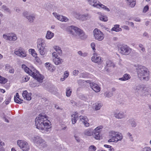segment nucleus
Segmentation results:
<instances>
[{"instance_id":"obj_61","label":"nucleus","mask_w":151,"mask_h":151,"mask_svg":"<svg viewBox=\"0 0 151 151\" xmlns=\"http://www.w3.org/2000/svg\"><path fill=\"white\" fill-rule=\"evenodd\" d=\"M35 52L34 50H32L31 52L32 55L33 56H35V55H36L37 54L36 53H35L34 52Z\"/></svg>"},{"instance_id":"obj_44","label":"nucleus","mask_w":151,"mask_h":151,"mask_svg":"<svg viewBox=\"0 0 151 151\" xmlns=\"http://www.w3.org/2000/svg\"><path fill=\"white\" fill-rule=\"evenodd\" d=\"M45 49V47H43V48H42V50H38L39 52L41 55H44L45 54L44 51V49Z\"/></svg>"},{"instance_id":"obj_22","label":"nucleus","mask_w":151,"mask_h":151,"mask_svg":"<svg viewBox=\"0 0 151 151\" xmlns=\"http://www.w3.org/2000/svg\"><path fill=\"white\" fill-rule=\"evenodd\" d=\"M89 4L94 7H96L98 4H99V1L96 0H88Z\"/></svg>"},{"instance_id":"obj_57","label":"nucleus","mask_w":151,"mask_h":151,"mask_svg":"<svg viewBox=\"0 0 151 151\" xmlns=\"http://www.w3.org/2000/svg\"><path fill=\"white\" fill-rule=\"evenodd\" d=\"M80 15V14H78L77 13L75 12L73 13L74 16L77 19H78V15Z\"/></svg>"},{"instance_id":"obj_17","label":"nucleus","mask_w":151,"mask_h":151,"mask_svg":"<svg viewBox=\"0 0 151 151\" xmlns=\"http://www.w3.org/2000/svg\"><path fill=\"white\" fill-rule=\"evenodd\" d=\"M142 89L143 91H146L148 92V89L146 88L143 87L142 85H138L137 86L134 88V90L135 92H138L139 90Z\"/></svg>"},{"instance_id":"obj_48","label":"nucleus","mask_w":151,"mask_h":151,"mask_svg":"<svg viewBox=\"0 0 151 151\" xmlns=\"http://www.w3.org/2000/svg\"><path fill=\"white\" fill-rule=\"evenodd\" d=\"M23 16L27 18L29 15L27 11H24L22 13Z\"/></svg>"},{"instance_id":"obj_42","label":"nucleus","mask_w":151,"mask_h":151,"mask_svg":"<svg viewBox=\"0 0 151 151\" xmlns=\"http://www.w3.org/2000/svg\"><path fill=\"white\" fill-rule=\"evenodd\" d=\"M105 6L104 5L101 4L100 2L99 1V4H98V5H97L96 7L97 8H101L104 9L105 7Z\"/></svg>"},{"instance_id":"obj_60","label":"nucleus","mask_w":151,"mask_h":151,"mask_svg":"<svg viewBox=\"0 0 151 151\" xmlns=\"http://www.w3.org/2000/svg\"><path fill=\"white\" fill-rule=\"evenodd\" d=\"M82 81H83V83L85 82L87 83H89L90 84V85L92 83H93V82H91L90 80H87L85 81L83 80Z\"/></svg>"},{"instance_id":"obj_41","label":"nucleus","mask_w":151,"mask_h":151,"mask_svg":"<svg viewBox=\"0 0 151 151\" xmlns=\"http://www.w3.org/2000/svg\"><path fill=\"white\" fill-rule=\"evenodd\" d=\"M4 145V142H2L0 140V151H4V148L3 146Z\"/></svg>"},{"instance_id":"obj_15","label":"nucleus","mask_w":151,"mask_h":151,"mask_svg":"<svg viewBox=\"0 0 151 151\" xmlns=\"http://www.w3.org/2000/svg\"><path fill=\"white\" fill-rule=\"evenodd\" d=\"M90 86L91 88L96 92H98L100 91V88L98 85L95 83H93L91 84Z\"/></svg>"},{"instance_id":"obj_11","label":"nucleus","mask_w":151,"mask_h":151,"mask_svg":"<svg viewBox=\"0 0 151 151\" xmlns=\"http://www.w3.org/2000/svg\"><path fill=\"white\" fill-rule=\"evenodd\" d=\"M113 115L114 116L118 119H122L125 117V115L123 112H119V113L116 111H114L113 113Z\"/></svg>"},{"instance_id":"obj_63","label":"nucleus","mask_w":151,"mask_h":151,"mask_svg":"<svg viewBox=\"0 0 151 151\" xmlns=\"http://www.w3.org/2000/svg\"><path fill=\"white\" fill-rule=\"evenodd\" d=\"M116 141V140L114 139H113L111 137V139L108 140V142H114Z\"/></svg>"},{"instance_id":"obj_1","label":"nucleus","mask_w":151,"mask_h":151,"mask_svg":"<svg viewBox=\"0 0 151 151\" xmlns=\"http://www.w3.org/2000/svg\"><path fill=\"white\" fill-rule=\"evenodd\" d=\"M35 124L37 129L47 131L50 128V122L47 119L46 115L40 114L35 120Z\"/></svg>"},{"instance_id":"obj_21","label":"nucleus","mask_w":151,"mask_h":151,"mask_svg":"<svg viewBox=\"0 0 151 151\" xmlns=\"http://www.w3.org/2000/svg\"><path fill=\"white\" fill-rule=\"evenodd\" d=\"M119 24H115L114 26L111 30L112 31H114L116 32L122 31V29L119 27Z\"/></svg>"},{"instance_id":"obj_34","label":"nucleus","mask_w":151,"mask_h":151,"mask_svg":"<svg viewBox=\"0 0 151 151\" xmlns=\"http://www.w3.org/2000/svg\"><path fill=\"white\" fill-rule=\"evenodd\" d=\"M99 18L100 20L104 22H107L108 20L107 17L106 16L101 15L99 16Z\"/></svg>"},{"instance_id":"obj_50","label":"nucleus","mask_w":151,"mask_h":151,"mask_svg":"<svg viewBox=\"0 0 151 151\" xmlns=\"http://www.w3.org/2000/svg\"><path fill=\"white\" fill-rule=\"evenodd\" d=\"M9 33L7 34L6 35L4 34L3 37L4 39L7 40H9Z\"/></svg>"},{"instance_id":"obj_26","label":"nucleus","mask_w":151,"mask_h":151,"mask_svg":"<svg viewBox=\"0 0 151 151\" xmlns=\"http://www.w3.org/2000/svg\"><path fill=\"white\" fill-rule=\"evenodd\" d=\"M100 131L95 132H93L92 135L94 138L96 139H100Z\"/></svg>"},{"instance_id":"obj_33","label":"nucleus","mask_w":151,"mask_h":151,"mask_svg":"<svg viewBox=\"0 0 151 151\" xmlns=\"http://www.w3.org/2000/svg\"><path fill=\"white\" fill-rule=\"evenodd\" d=\"M72 93V90L69 87H68L66 89V95L67 97H70Z\"/></svg>"},{"instance_id":"obj_49","label":"nucleus","mask_w":151,"mask_h":151,"mask_svg":"<svg viewBox=\"0 0 151 151\" xmlns=\"http://www.w3.org/2000/svg\"><path fill=\"white\" fill-rule=\"evenodd\" d=\"M139 47L141 48V50L143 51L144 52L145 50V48L143 45L142 44H139Z\"/></svg>"},{"instance_id":"obj_18","label":"nucleus","mask_w":151,"mask_h":151,"mask_svg":"<svg viewBox=\"0 0 151 151\" xmlns=\"http://www.w3.org/2000/svg\"><path fill=\"white\" fill-rule=\"evenodd\" d=\"M127 5L131 7H134L136 4V1L135 0H125Z\"/></svg>"},{"instance_id":"obj_52","label":"nucleus","mask_w":151,"mask_h":151,"mask_svg":"<svg viewBox=\"0 0 151 151\" xmlns=\"http://www.w3.org/2000/svg\"><path fill=\"white\" fill-rule=\"evenodd\" d=\"M148 9H149L148 6L146 5L144 7L143 12L144 13H145L148 10Z\"/></svg>"},{"instance_id":"obj_43","label":"nucleus","mask_w":151,"mask_h":151,"mask_svg":"<svg viewBox=\"0 0 151 151\" xmlns=\"http://www.w3.org/2000/svg\"><path fill=\"white\" fill-rule=\"evenodd\" d=\"M96 150V147L94 145H91L89 148V151H95Z\"/></svg>"},{"instance_id":"obj_7","label":"nucleus","mask_w":151,"mask_h":151,"mask_svg":"<svg viewBox=\"0 0 151 151\" xmlns=\"http://www.w3.org/2000/svg\"><path fill=\"white\" fill-rule=\"evenodd\" d=\"M119 50L123 55H128L131 52V49L127 45H123L119 47Z\"/></svg>"},{"instance_id":"obj_27","label":"nucleus","mask_w":151,"mask_h":151,"mask_svg":"<svg viewBox=\"0 0 151 151\" xmlns=\"http://www.w3.org/2000/svg\"><path fill=\"white\" fill-rule=\"evenodd\" d=\"M130 78V76L129 75L127 74H124L122 77L119 78V79L122 81H125L128 80Z\"/></svg>"},{"instance_id":"obj_55","label":"nucleus","mask_w":151,"mask_h":151,"mask_svg":"<svg viewBox=\"0 0 151 151\" xmlns=\"http://www.w3.org/2000/svg\"><path fill=\"white\" fill-rule=\"evenodd\" d=\"M78 70H75L73 71V74L74 76H76L78 75Z\"/></svg>"},{"instance_id":"obj_13","label":"nucleus","mask_w":151,"mask_h":151,"mask_svg":"<svg viewBox=\"0 0 151 151\" xmlns=\"http://www.w3.org/2000/svg\"><path fill=\"white\" fill-rule=\"evenodd\" d=\"M53 14L59 20L62 22H66L68 21V19L66 17L63 16L57 15V13H53Z\"/></svg>"},{"instance_id":"obj_46","label":"nucleus","mask_w":151,"mask_h":151,"mask_svg":"<svg viewBox=\"0 0 151 151\" xmlns=\"http://www.w3.org/2000/svg\"><path fill=\"white\" fill-rule=\"evenodd\" d=\"M143 151H151V148L149 147H145L142 149Z\"/></svg>"},{"instance_id":"obj_19","label":"nucleus","mask_w":151,"mask_h":151,"mask_svg":"<svg viewBox=\"0 0 151 151\" xmlns=\"http://www.w3.org/2000/svg\"><path fill=\"white\" fill-rule=\"evenodd\" d=\"M17 39L16 35L14 33H9V40L10 41H15Z\"/></svg>"},{"instance_id":"obj_64","label":"nucleus","mask_w":151,"mask_h":151,"mask_svg":"<svg viewBox=\"0 0 151 151\" xmlns=\"http://www.w3.org/2000/svg\"><path fill=\"white\" fill-rule=\"evenodd\" d=\"M11 68V66L9 64H6L5 66V68L6 69H9Z\"/></svg>"},{"instance_id":"obj_32","label":"nucleus","mask_w":151,"mask_h":151,"mask_svg":"<svg viewBox=\"0 0 151 151\" xmlns=\"http://www.w3.org/2000/svg\"><path fill=\"white\" fill-rule=\"evenodd\" d=\"M1 8L5 12L11 13V11L10 9L7 7L6 5H4L2 6Z\"/></svg>"},{"instance_id":"obj_35","label":"nucleus","mask_w":151,"mask_h":151,"mask_svg":"<svg viewBox=\"0 0 151 151\" xmlns=\"http://www.w3.org/2000/svg\"><path fill=\"white\" fill-rule=\"evenodd\" d=\"M104 96L106 97L109 98L113 96V93H112V92L107 91L104 93Z\"/></svg>"},{"instance_id":"obj_38","label":"nucleus","mask_w":151,"mask_h":151,"mask_svg":"<svg viewBox=\"0 0 151 151\" xmlns=\"http://www.w3.org/2000/svg\"><path fill=\"white\" fill-rule=\"evenodd\" d=\"M55 49L56 52H58L59 55H61L62 54V51L60 48L58 46H56Z\"/></svg>"},{"instance_id":"obj_47","label":"nucleus","mask_w":151,"mask_h":151,"mask_svg":"<svg viewBox=\"0 0 151 151\" xmlns=\"http://www.w3.org/2000/svg\"><path fill=\"white\" fill-rule=\"evenodd\" d=\"M127 135L129 137V139L131 141L133 142L134 141L133 137L132 136V134H131L130 133L128 132L127 133Z\"/></svg>"},{"instance_id":"obj_24","label":"nucleus","mask_w":151,"mask_h":151,"mask_svg":"<svg viewBox=\"0 0 151 151\" xmlns=\"http://www.w3.org/2000/svg\"><path fill=\"white\" fill-rule=\"evenodd\" d=\"M102 104L101 103L98 102L96 103L93 106V108L96 111L100 110Z\"/></svg>"},{"instance_id":"obj_53","label":"nucleus","mask_w":151,"mask_h":151,"mask_svg":"<svg viewBox=\"0 0 151 151\" xmlns=\"http://www.w3.org/2000/svg\"><path fill=\"white\" fill-rule=\"evenodd\" d=\"M29 79V77L27 76H25L24 78L23 79V81L24 82H27L28 81Z\"/></svg>"},{"instance_id":"obj_2","label":"nucleus","mask_w":151,"mask_h":151,"mask_svg":"<svg viewBox=\"0 0 151 151\" xmlns=\"http://www.w3.org/2000/svg\"><path fill=\"white\" fill-rule=\"evenodd\" d=\"M22 68L24 69L25 72L37 80L38 82L40 83L42 82L44 79L43 76L39 73V72L34 68L30 70L24 64L22 65Z\"/></svg>"},{"instance_id":"obj_29","label":"nucleus","mask_w":151,"mask_h":151,"mask_svg":"<svg viewBox=\"0 0 151 151\" xmlns=\"http://www.w3.org/2000/svg\"><path fill=\"white\" fill-rule=\"evenodd\" d=\"M62 59L59 58H55L53 59V60L54 63L56 65L60 64L61 63Z\"/></svg>"},{"instance_id":"obj_37","label":"nucleus","mask_w":151,"mask_h":151,"mask_svg":"<svg viewBox=\"0 0 151 151\" xmlns=\"http://www.w3.org/2000/svg\"><path fill=\"white\" fill-rule=\"evenodd\" d=\"M26 18L29 22H33L35 18L34 16L29 15Z\"/></svg>"},{"instance_id":"obj_6","label":"nucleus","mask_w":151,"mask_h":151,"mask_svg":"<svg viewBox=\"0 0 151 151\" xmlns=\"http://www.w3.org/2000/svg\"><path fill=\"white\" fill-rule=\"evenodd\" d=\"M18 145L23 151H28L30 148L28 143L25 141L23 140H18L17 141Z\"/></svg>"},{"instance_id":"obj_39","label":"nucleus","mask_w":151,"mask_h":151,"mask_svg":"<svg viewBox=\"0 0 151 151\" xmlns=\"http://www.w3.org/2000/svg\"><path fill=\"white\" fill-rule=\"evenodd\" d=\"M129 121L132 127H135L136 126L137 124L135 121L131 120H129Z\"/></svg>"},{"instance_id":"obj_25","label":"nucleus","mask_w":151,"mask_h":151,"mask_svg":"<svg viewBox=\"0 0 151 151\" xmlns=\"http://www.w3.org/2000/svg\"><path fill=\"white\" fill-rule=\"evenodd\" d=\"M116 134L115 138L116 140V142L121 140L123 138V136L121 133L118 132V134Z\"/></svg>"},{"instance_id":"obj_40","label":"nucleus","mask_w":151,"mask_h":151,"mask_svg":"<svg viewBox=\"0 0 151 151\" xmlns=\"http://www.w3.org/2000/svg\"><path fill=\"white\" fill-rule=\"evenodd\" d=\"M7 80L0 76V83H5L7 82Z\"/></svg>"},{"instance_id":"obj_54","label":"nucleus","mask_w":151,"mask_h":151,"mask_svg":"<svg viewBox=\"0 0 151 151\" xmlns=\"http://www.w3.org/2000/svg\"><path fill=\"white\" fill-rule=\"evenodd\" d=\"M91 47L92 48V49L93 50H95V44L94 42H92L91 44Z\"/></svg>"},{"instance_id":"obj_58","label":"nucleus","mask_w":151,"mask_h":151,"mask_svg":"<svg viewBox=\"0 0 151 151\" xmlns=\"http://www.w3.org/2000/svg\"><path fill=\"white\" fill-rule=\"evenodd\" d=\"M122 27L124 29L126 30H129V27L128 26L126 25Z\"/></svg>"},{"instance_id":"obj_14","label":"nucleus","mask_w":151,"mask_h":151,"mask_svg":"<svg viewBox=\"0 0 151 151\" xmlns=\"http://www.w3.org/2000/svg\"><path fill=\"white\" fill-rule=\"evenodd\" d=\"M79 118L81 121L84 124L86 127L89 126V123L87 122L88 119L86 116H79Z\"/></svg>"},{"instance_id":"obj_4","label":"nucleus","mask_w":151,"mask_h":151,"mask_svg":"<svg viewBox=\"0 0 151 151\" xmlns=\"http://www.w3.org/2000/svg\"><path fill=\"white\" fill-rule=\"evenodd\" d=\"M71 28V29L70 31L69 32L74 37L76 38H80L83 40L87 38V36L81 29L74 26H72Z\"/></svg>"},{"instance_id":"obj_30","label":"nucleus","mask_w":151,"mask_h":151,"mask_svg":"<svg viewBox=\"0 0 151 151\" xmlns=\"http://www.w3.org/2000/svg\"><path fill=\"white\" fill-rule=\"evenodd\" d=\"M45 9L48 11L51 10L52 7L53 5L50 3H47L45 6Z\"/></svg>"},{"instance_id":"obj_5","label":"nucleus","mask_w":151,"mask_h":151,"mask_svg":"<svg viewBox=\"0 0 151 151\" xmlns=\"http://www.w3.org/2000/svg\"><path fill=\"white\" fill-rule=\"evenodd\" d=\"M32 139L36 145L40 149H43L47 146L45 140L38 136H35L32 138Z\"/></svg>"},{"instance_id":"obj_12","label":"nucleus","mask_w":151,"mask_h":151,"mask_svg":"<svg viewBox=\"0 0 151 151\" xmlns=\"http://www.w3.org/2000/svg\"><path fill=\"white\" fill-rule=\"evenodd\" d=\"M32 95L31 93H28L26 90L24 91L22 94V95L24 99L28 101H29L31 99Z\"/></svg>"},{"instance_id":"obj_45","label":"nucleus","mask_w":151,"mask_h":151,"mask_svg":"<svg viewBox=\"0 0 151 151\" xmlns=\"http://www.w3.org/2000/svg\"><path fill=\"white\" fill-rule=\"evenodd\" d=\"M43 45V44L42 43L38 44L37 45V48L39 49V50H42L44 47Z\"/></svg>"},{"instance_id":"obj_56","label":"nucleus","mask_w":151,"mask_h":151,"mask_svg":"<svg viewBox=\"0 0 151 151\" xmlns=\"http://www.w3.org/2000/svg\"><path fill=\"white\" fill-rule=\"evenodd\" d=\"M14 11H15L16 12L19 13L21 11V10L19 8H18L17 7H15L14 8Z\"/></svg>"},{"instance_id":"obj_36","label":"nucleus","mask_w":151,"mask_h":151,"mask_svg":"<svg viewBox=\"0 0 151 151\" xmlns=\"http://www.w3.org/2000/svg\"><path fill=\"white\" fill-rule=\"evenodd\" d=\"M106 64L107 67L113 66V67L114 66V65L113 63H112L111 61L108 60L106 62Z\"/></svg>"},{"instance_id":"obj_10","label":"nucleus","mask_w":151,"mask_h":151,"mask_svg":"<svg viewBox=\"0 0 151 151\" xmlns=\"http://www.w3.org/2000/svg\"><path fill=\"white\" fill-rule=\"evenodd\" d=\"M78 19L84 21L89 19L91 18V16L88 14H80L78 15Z\"/></svg>"},{"instance_id":"obj_9","label":"nucleus","mask_w":151,"mask_h":151,"mask_svg":"<svg viewBox=\"0 0 151 151\" xmlns=\"http://www.w3.org/2000/svg\"><path fill=\"white\" fill-rule=\"evenodd\" d=\"M14 53L16 55L22 58H24L27 55L26 52L21 48H19L18 50H15Z\"/></svg>"},{"instance_id":"obj_51","label":"nucleus","mask_w":151,"mask_h":151,"mask_svg":"<svg viewBox=\"0 0 151 151\" xmlns=\"http://www.w3.org/2000/svg\"><path fill=\"white\" fill-rule=\"evenodd\" d=\"M11 99V96H10L6 100V101H5L6 104V105L8 104L10 102Z\"/></svg>"},{"instance_id":"obj_8","label":"nucleus","mask_w":151,"mask_h":151,"mask_svg":"<svg viewBox=\"0 0 151 151\" xmlns=\"http://www.w3.org/2000/svg\"><path fill=\"white\" fill-rule=\"evenodd\" d=\"M94 36L95 38L99 41H101L104 38L103 33L98 29H95L93 31Z\"/></svg>"},{"instance_id":"obj_16","label":"nucleus","mask_w":151,"mask_h":151,"mask_svg":"<svg viewBox=\"0 0 151 151\" xmlns=\"http://www.w3.org/2000/svg\"><path fill=\"white\" fill-rule=\"evenodd\" d=\"M91 60L93 62L99 64L101 63V58L99 56H95L94 55L92 57Z\"/></svg>"},{"instance_id":"obj_28","label":"nucleus","mask_w":151,"mask_h":151,"mask_svg":"<svg viewBox=\"0 0 151 151\" xmlns=\"http://www.w3.org/2000/svg\"><path fill=\"white\" fill-rule=\"evenodd\" d=\"M54 36V34L50 31L47 32L46 37L47 39H50Z\"/></svg>"},{"instance_id":"obj_59","label":"nucleus","mask_w":151,"mask_h":151,"mask_svg":"<svg viewBox=\"0 0 151 151\" xmlns=\"http://www.w3.org/2000/svg\"><path fill=\"white\" fill-rule=\"evenodd\" d=\"M9 72L10 73H13L14 72V70L13 68H11L9 69Z\"/></svg>"},{"instance_id":"obj_23","label":"nucleus","mask_w":151,"mask_h":151,"mask_svg":"<svg viewBox=\"0 0 151 151\" xmlns=\"http://www.w3.org/2000/svg\"><path fill=\"white\" fill-rule=\"evenodd\" d=\"M72 123L73 124H74L76 122L77 119L78 118V116L77 115L76 112L75 113V114H73L72 115Z\"/></svg>"},{"instance_id":"obj_31","label":"nucleus","mask_w":151,"mask_h":151,"mask_svg":"<svg viewBox=\"0 0 151 151\" xmlns=\"http://www.w3.org/2000/svg\"><path fill=\"white\" fill-rule=\"evenodd\" d=\"M117 134H118V132L111 131L109 132V136L110 137H111L113 139H115V138L116 136V135H117Z\"/></svg>"},{"instance_id":"obj_3","label":"nucleus","mask_w":151,"mask_h":151,"mask_svg":"<svg viewBox=\"0 0 151 151\" xmlns=\"http://www.w3.org/2000/svg\"><path fill=\"white\" fill-rule=\"evenodd\" d=\"M138 77L141 80L148 81L149 79V73L148 69L145 66L138 65L136 69Z\"/></svg>"},{"instance_id":"obj_62","label":"nucleus","mask_w":151,"mask_h":151,"mask_svg":"<svg viewBox=\"0 0 151 151\" xmlns=\"http://www.w3.org/2000/svg\"><path fill=\"white\" fill-rule=\"evenodd\" d=\"M143 36L144 37H147L148 38L149 37L148 34L146 32H145L143 33Z\"/></svg>"},{"instance_id":"obj_20","label":"nucleus","mask_w":151,"mask_h":151,"mask_svg":"<svg viewBox=\"0 0 151 151\" xmlns=\"http://www.w3.org/2000/svg\"><path fill=\"white\" fill-rule=\"evenodd\" d=\"M93 129H87L85 130L84 132V135L87 136H91L93 134Z\"/></svg>"}]
</instances>
